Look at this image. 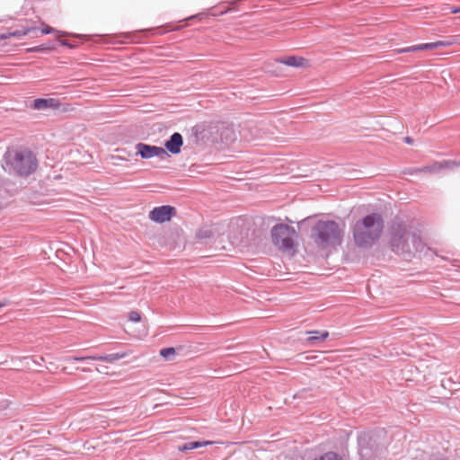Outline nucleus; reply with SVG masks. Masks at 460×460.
Instances as JSON below:
<instances>
[{"label":"nucleus","instance_id":"1","mask_svg":"<svg viewBox=\"0 0 460 460\" xmlns=\"http://www.w3.org/2000/svg\"><path fill=\"white\" fill-rule=\"evenodd\" d=\"M195 238L218 250H227L241 242L239 229L226 223H205L197 229Z\"/></svg>","mask_w":460,"mask_h":460},{"label":"nucleus","instance_id":"2","mask_svg":"<svg viewBox=\"0 0 460 460\" xmlns=\"http://www.w3.org/2000/svg\"><path fill=\"white\" fill-rule=\"evenodd\" d=\"M384 229L380 215L373 213L358 221L353 227V237L360 247H370L379 239Z\"/></svg>","mask_w":460,"mask_h":460},{"label":"nucleus","instance_id":"3","mask_svg":"<svg viewBox=\"0 0 460 460\" xmlns=\"http://www.w3.org/2000/svg\"><path fill=\"white\" fill-rule=\"evenodd\" d=\"M270 240L274 247L284 254L294 256L297 252L298 234L289 225H275L270 230Z\"/></svg>","mask_w":460,"mask_h":460},{"label":"nucleus","instance_id":"4","mask_svg":"<svg viewBox=\"0 0 460 460\" xmlns=\"http://www.w3.org/2000/svg\"><path fill=\"white\" fill-rule=\"evenodd\" d=\"M389 243L394 252L410 254L416 253L423 246L419 237L407 233L405 227L401 225L391 226L389 230Z\"/></svg>","mask_w":460,"mask_h":460},{"label":"nucleus","instance_id":"5","mask_svg":"<svg viewBox=\"0 0 460 460\" xmlns=\"http://www.w3.org/2000/svg\"><path fill=\"white\" fill-rule=\"evenodd\" d=\"M8 161L13 170L19 175L27 176L38 167V160L31 150L18 147L8 152Z\"/></svg>","mask_w":460,"mask_h":460},{"label":"nucleus","instance_id":"6","mask_svg":"<svg viewBox=\"0 0 460 460\" xmlns=\"http://www.w3.org/2000/svg\"><path fill=\"white\" fill-rule=\"evenodd\" d=\"M312 239L318 248L325 249L341 243V230L333 221H320L313 229Z\"/></svg>","mask_w":460,"mask_h":460},{"label":"nucleus","instance_id":"7","mask_svg":"<svg viewBox=\"0 0 460 460\" xmlns=\"http://www.w3.org/2000/svg\"><path fill=\"white\" fill-rule=\"evenodd\" d=\"M177 214L174 207L170 205H163L154 208L148 213V218L157 224L170 222Z\"/></svg>","mask_w":460,"mask_h":460},{"label":"nucleus","instance_id":"8","mask_svg":"<svg viewBox=\"0 0 460 460\" xmlns=\"http://www.w3.org/2000/svg\"><path fill=\"white\" fill-rule=\"evenodd\" d=\"M135 148L137 155H139L142 159H151L154 157L164 159L165 156H167V152L165 149L160 146L138 143L136 145Z\"/></svg>","mask_w":460,"mask_h":460},{"label":"nucleus","instance_id":"9","mask_svg":"<svg viewBox=\"0 0 460 460\" xmlns=\"http://www.w3.org/2000/svg\"><path fill=\"white\" fill-rule=\"evenodd\" d=\"M279 62L288 66L298 68H308L311 66L310 61L308 59L299 56L285 57L279 59Z\"/></svg>","mask_w":460,"mask_h":460},{"label":"nucleus","instance_id":"10","mask_svg":"<svg viewBox=\"0 0 460 460\" xmlns=\"http://www.w3.org/2000/svg\"><path fill=\"white\" fill-rule=\"evenodd\" d=\"M183 145V138L178 132L173 133L170 139L164 143L165 151L167 150L172 155H177L181 152Z\"/></svg>","mask_w":460,"mask_h":460},{"label":"nucleus","instance_id":"11","mask_svg":"<svg viewBox=\"0 0 460 460\" xmlns=\"http://www.w3.org/2000/svg\"><path fill=\"white\" fill-rule=\"evenodd\" d=\"M123 358V355L120 354H109L104 356H86V357H73L71 360L73 361H84V360H99L107 363H112L116 360H119Z\"/></svg>","mask_w":460,"mask_h":460},{"label":"nucleus","instance_id":"12","mask_svg":"<svg viewBox=\"0 0 460 460\" xmlns=\"http://www.w3.org/2000/svg\"><path fill=\"white\" fill-rule=\"evenodd\" d=\"M454 43H455L454 41L438 40L436 42L423 43V44L416 45V46H413L411 48L405 49V51L433 49L440 48V47H448Z\"/></svg>","mask_w":460,"mask_h":460},{"label":"nucleus","instance_id":"13","mask_svg":"<svg viewBox=\"0 0 460 460\" xmlns=\"http://www.w3.org/2000/svg\"><path fill=\"white\" fill-rule=\"evenodd\" d=\"M33 107L37 110H45L48 108L51 109H59L61 107V103L57 99H36L34 101Z\"/></svg>","mask_w":460,"mask_h":460},{"label":"nucleus","instance_id":"14","mask_svg":"<svg viewBox=\"0 0 460 460\" xmlns=\"http://www.w3.org/2000/svg\"><path fill=\"white\" fill-rule=\"evenodd\" d=\"M35 30L36 29L34 27H27V28H24L23 30H17V31H11V32H4L0 35V40H4L10 37H14V38L20 39L22 37L28 35L29 33H31V31H33Z\"/></svg>","mask_w":460,"mask_h":460},{"label":"nucleus","instance_id":"15","mask_svg":"<svg viewBox=\"0 0 460 460\" xmlns=\"http://www.w3.org/2000/svg\"><path fill=\"white\" fill-rule=\"evenodd\" d=\"M212 444H214L213 441L188 442V443H185V444L180 446L178 447V449H179V451L185 452V451H188V450H192V449H195V448H198V447H205V446H208V445H212Z\"/></svg>","mask_w":460,"mask_h":460},{"label":"nucleus","instance_id":"16","mask_svg":"<svg viewBox=\"0 0 460 460\" xmlns=\"http://www.w3.org/2000/svg\"><path fill=\"white\" fill-rule=\"evenodd\" d=\"M313 460H344V458L336 452L329 451L314 457Z\"/></svg>","mask_w":460,"mask_h":460},{"label":"nucleus","instance_id":"17","mask_svg":"<svg viewBox=\"0 0 460 460\" xmlns=\"http://www.w3.org/2000/svg\"><path fill=\"white\" fill-rule=\"evenodd\" d=\"M443 164L440 163H435L431 165L424 166L421 168H417L414 170L415 172H426V173H431L436 172L443 168Z\"/></svg>","mask_w":460,"mask_h":460},{"label":"nucleus","instance_id":"18","mask_svg":"<svg viewBox=\"0 0 460 460\" xmlns=\"http://www.w3.org/2000/svg\"><path fill=\"white\" fill-rule=\"evenodd\" d=\"M311 333L317 334L315 336H310L307 338V341L309 343H313L316 340L325 341L329 337V332L327 331L324 332H312Z\"/></svg>","mask_w":460,"mask_h":460},{"label":"nucleus","instance_id":"19","mask_svg":"<svg viewBox=\"0 0 460 460\" xmlns=\"http://www.w3.org/2000/svg\"><path fill=\"white\" fill-rule=\"evenodd\" d=\"M41 33L42 34L56 33L58 37H64V36H66V32L65 31H58V30L54 29V28H52L49 25H47L45 23H43V27L41 29Z\"/></svg>","mask_w":460,"mask_h":460},{"label":"nucleus","instance_id":"20","mask_svg":"<svg viewBox=\"0 0 460 460\" xmlns=\"http://www.w3.org/2000/svg\"><path fill=\"white\" fill-rule=\"evenodd\" d=\"M160 355L164 358H170L175 355L174 348H165L160 350Z\"/></svg>","mask_w":460,"mask_h":460},{"label":"nucleus","instance_id":"21","mask_svg":"<svg viewBox=\"0 0 460 460\" xmlns=\"http://www.w3.org/2000/svg\"><path fill=\"white\" fill-rule=\"evenodd\" d=\"M128 319L129 321L131 322H134V323H138L141 321V314L139 312L134 310V311H131L129 312L128 314Z\"/></svg>","mask_w":460,"mask_h":460},{"label":"nucleus","instance_id":"22","mask_svg":"<svg viewBox=\"0 0 460 460\" xmlns=\"http://www.w3.org/2000/svg\"><path fill=\"white\" fill-rule=\"evenodd\" d=\"M50 49H52L49 48V47H45L44 45H40V46L29 48L27 49V52H39V51H42V50H50Z\"/></svg>","mask_w":460,"mask_h":460},{"label":"nucleus","instance_id":"23","mask_svg":"<svg viewBox=\"0 0 460 460\" xmlns=\"http://www.w3.org/2000/svg\"><path fill=\"white\" fill-rule=\"evenodd\" d=\"M64 111H73L74 109L70 106V105H67L66 108L63 109Z\"/></svg>","mask_w":460,"mask_h":460},{"label":"nucleus","instance_id":"24","mask_svg":"<svg viewBox=\"0 0 460 460\" xmlns=\"http://www.w3.org/2000/svg\"><path fill=\"white\" fill-rule=\"evenodd\" d=\"M459 12H460V7H459V8H456V9H453V10H452V13H459Z\"/></svg>","mask_w":460,"mask_h":460},{"label":"nucleus","instance_id":"25","mask_svg":"<svg viewBox=\"0 0 460 460\" xmlns=\"http://www.w3.org/2000/svg\"><path fill=\"white\" fill-rule=\"evenodd\" d=\"M2 306V305H0V307Z\"/></svg>","mask_w":460,"mask_h":460}]
</instances>
